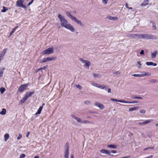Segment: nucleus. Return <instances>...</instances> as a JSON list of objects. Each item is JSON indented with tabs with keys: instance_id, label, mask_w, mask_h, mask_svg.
<instances>
[{
	"instance_id": "obj_1",
	"label": "nucleus",
	"mask_w": 158,
	"mask_h": 158,
	"mask_svg": "<svg viewBox=\"0 0 158 158\" xmlns=\"http://www.w3.org/2000/svg\"><path fill=\"white\" fill-rule=\"evenodd\" d=\"M58 17L61 22V25L69 30L72 32H74L75 31V28L71 25L68 23V21L65 19L63 16L59 14L58 15Z\"/></svg>"
},
{
	"instance_id": "obj_2",
	"label": "nucleus",
	"mask_w": 158,
	"mask_h": 158,
	"mask_svg": "<svg viewBox=\"0 0 158 158\" xmlns=\"http://www.w3.org/2000/svg\"><path fill=\"white\" fill-rule=\"evenodd\" d=\"M137 37L140 39L147 40H156L157 37L155 35H148L146 34H137Z\"/></svg>"
},
{
	"instance_id": "obj_3",
	"label": "nucleus",
	"mask_w": 158,
	"mask_h": 158,
	"mask_svg": "<svg viewBox=\"0 0 158 158\" xmlns=\"http://www.w3.org/2000/svg\"><path fill=\"white\" fill-rule=\"evenodd\" d=\"M79 60L83 64H84V66L85 67L89 69V66L91 64L90 62L88 60H84L82 58H80Z\"/></svg>"
},
{
	"instance_id": "obj_4",
	"label": "nucleus",
	"mask_w": 158,
	"mask_h": 158,
	"mask_svg": "<svg viewBox=\"0 0 158 158\" xmlns=\"http://www.w3.org/2000/svg\"><path fill=\"white\" fill-rule=\"evenodd\" d=\"M34 92H27L26 93V94L24 97L23 98L22 100L20 102H24L29 97H31L32 95L34 94Z\"/></svg>"
},
{
	"instance_id": "obj_5",
	"label": "nucleus",
	"mask_w": 158,
	"mask_h": 158,
	"mask_svg": "<svg viewBox=\"0 0 158 158\" xmlns=\"http://www.w3.org/2000/svg\"><path fill=\"white\" fill-rule=\"evenodd\" d=\"M151 74L149 73H147L146 72H143L142 74H134L132 75L133 76L135 77H144L145 76H150Z\"/></svg>"
},
{
	"instance_id": "obj_6",
	"label": "nucleus",
	"mask_w": 158,
	"mask_h": 158,
	"mask_svg": "<svg viewBox=\"0 0 158 158\" xmlns=\"http://www.w3.org/2000/svg\"><path fill=\"white\" fill-rule=\"evenodd\" d=\"M23 0H18L16 3V6L17 7H22L24 9L27 8V6L25 5H23Z\"/></svg>"
},
{
	"instance_id": "obj_7",
	"label": "nucleus",
	"mask_w": 158,
	"mask_h": 158,
	"mask_svg": "<svg viewBox=\"0 0 158 158\" xmlns=\"http://www.w3.org/2000/svg\"><path fill=\"white\" fill-rule=\"evenodd\" d=\"M28 84L22 85L19 88L18 91L19 92H22L24 91L28 86Z\"/></svg>"
},
{
	"instance_id": "obj_8",
	"label": "nucleus",
	"mask_w": 158,
	"mask_h": 158,
	"mask_svg": "<svg viewBox=\"0 0 158 158\" xmlns=\"http://www.w3.org/2000/svg\"><path fill=\"white\" fill-rule=\"evenodd\" d=\"M66 149L64 152V157L65 158H69V144L67 142L66 143Z\"/></svg>"
},
{
	"instance_id": "obj_9",
	"label": "nucleus",
	"mask_w": 158,
	"mask_h": 158,
	"mask_svg": "<svg viewBox=\"0 0 158 158\" xmlns=\"http://www.w3.org/2000/svg\"><path fill=\"white\" fill-rule=\"evenodd\" d=\"M53 48H49L47 49L44 50L43 52L44 54H50L52 53H53Z\"/></svg>"
},
{
	"instance_id": "obj_10",
	"label": "nucleus",
	"mask_w": 158,
	"mask_h": 158,
	"mask_svg": "<svg viewBox=\"0 0 158 158\" xmlns=\"http://www.w3.org/2000/svg\"><path fill=\"white\" fill-rule=\"evenodd\" d=\"M95 105L99 108L100 109L103 110L104 108V106L102 104L98 102H96L95 103Z\"/></svg>"
},
{
	"instance_id": "obj_11",
	"label": "nucleus",
	"mask_w": 158,
	"mask_h": 158,
	"mask_svg": "<svg viewBox=\"0 0 158 158\" xmlns=\"http://www.w3.org/2000/svg\"><path fill=\"white\" fill-rule=\"evenodd\" d=\"M73 20L76 22L79 25L83 27L84 26V24L81 23V21L77 19L76 17L74 18Z\"/></svg>"
},
{
	"instance_id": "obj_12",
	"label": "nucleus",
	"mask_w": 158,
	"mask_h": 158,
	"mask_svg": "<svg viewBox=\"0 0 158 158\" xmlns=\"http://www.w3.org/2000/svg\"><path fill=\"white\" fill-rule=\"evenodd\" d=\"M100 152L102 153L108 155H109L110 153V152L109 150L106 149H102L100 150Z\"/></svg>"
},
{
	"instance_id": "obj_13",
	"label": "nucleus",
	"mask_w": 158,
	"mask_h": 158,
	"mask_svg": "<svg viewBox=\"0 0 158 158\" xmlns=\"http://www.w3.org/2000/svg\"><path fill=\"white\" fill-rule=\"evenodd\" d=\"M66 15L69 17L72 20H73V19H74V18L75 17L74 16L72 15L68 11H67L66 12Z\"/></svg>"
},
{
	"instance_id": "obj_14",
	"label": "nucleus",
	"mask_w": 158,
	"mask_h": 158,
	"mask_svg": "<svg viewBox=\"0 0 158 158\" xmlns=\"http://www.w3.org/2000/svg\"><path fill=\"white\" fill-rule=\"evenodd\" d=\"M110 100L113 101H115L116 102H118L121 103H124L125 102V100H117L116 99H113V98H111Z\"/></svg>"
},
{
	"instance_id": "obj_15",
	"label": "nucleus",
	"mask_w": 158,
	"mask_h": 158,
	"mask_svg": "<svg viewBox=\"0 0 158 158\" xmlns=\"http://www.w3.org/2000/svg\"><path fill=\"white\" fill-rule=\"evenodd\" d=\"M158 52L157 51H154L153 53H152L151 55V56L152 58H155Z\"/></svg>"
},
{
	"instance_id": "obj_16",
	"label": "nucleus",
	"mask_w": 158,
	"mask_h": 158,
	"mask_svg": "<svg viewBox=\"0 0 158 158\" xmlns=\"http://www.w3.org/2000/svg\"><path fill=\"white\" fill-rule=\"evenodd\" d=\"M43 108V106H41L39 108L37 112L35 113V114L37 115L38 114H40Z\"/></svg>"
},
{
	"instance_id": "obj_17",
	"label": "nucleus",
	"mask_w": 158,
	"mask_h": 158,
	"mask_svg": "<svg viewBox=\"0 0 158 158\" xmlns=\"http://www.w3.org/2000/svg\"><path fill=\"white\" fill-rule=\"evenodd\" d=\"M108 18L109 19L111 20H116L118 19V18L117 17H112L111 16H109Z\"/></svg>"
},
{
	"instance_id": "obj_18",
	"label": "nucleus",
	"mask_w": 158,
	"mask_h": 158,
	"mask_svg": "<svg viewBox=\"0 0 158 158\" xmlns=\"http://www.w3.org/2000/svg\"><path fill=\"white\" fill-rule=\"evenodd\" d=\"M98 88L101 89H105L106 90H107L106 86L104 85H100L99 84Z\"/></svg>"
},
{
	"instance_id": "obj_19",
	"label": "nucleus",
	"mask_w": 158,
	"mask_h": 158,
	"mask_svg": "<svg viewBox=\"0 0 158 158\" xmlns=\"http://www.w3.org/2000/svg\"><path fill=\"white\" fill-rule=\"evenodd\" d=\"M5 69V68H0V78L2 76Z\"/></svg>"
},
{
	"instance_id": "obj_20",
	"label": "nucleus",
	"mask_w": 158,
	"mask_h": 158,
	"mask_svg": "<svg viewBox=\"0 0 158 158\" xmlns=\"http://www.w3.org/2000/svg\"><path fill=\"white\" fill-rule=\"evenodd\" d=\"M82 123L94 124V122H93L89 121H87V120H83Z\"/></svg>"
},
{
	"instance_id": "obj_21",
	"label": "nucleus",
	"mask_w": 158,
	"mask_h": 158,
	"mask_svg": "<svg viewBox=\"0 0 158 158\" xmlns=\"http://www.w3.org/2000/svg\"><path fill=\"white\" fill-rule=\"evenodd\" d=\"M148 0H144L143 2L141 4V6H145L148 4Z\"/></svg>"
},
{
	"instance_id": "obj_22",
	"label": "nucleus",
	"mask_w": 158,
	"mask_h": 158,
	"mask_svg": "<svg viewBox=\"0 0 158 158\" xmlns=\"http://www.w3.org/2000/svg\"><path fill=\"white\" fill-rule=\"evenodd\" d=\"M153 120L152 119H148L145 121H143L144 125H145L151 123L153 121Z\"/></svg>"
},
{
	"instance_id": "obj_23",
	"label": "nucleus",
	"mask_w": 158,
	"mask_h": 158,
	"mask_svg": "<svg viewBox=\"0 0 158 158\" xmlns=\"http://www.w3.org/2000/svg\"><path fill=\"white\" fill-rule=\"evenodd\" d=\"M4 140L5 141H7V140L9 139V135L8 134H6L4 135Z\"/></svg>"
},
{
	"instance_id": "obj_24",
	"label": "nucleus",
	"mask_w": 158,
	"mask_h": 158,
	"mask_svg": "<svg viewBox=\"0 0 158 158\" xmlns=\"http://www.w3.org/2000/svg\"><path fill=\"white\" fill-rule=\"evenodd\" d=\"M137 34H128L127 36L128 37L133 38H135V37H137Z\"/></svg>"
},
{
	"instance_id": "obj_25",
	"label": "nucleus",
	"mask_w": 158,
	"mask_h": 158,
	"mask_svg": "<svg viewBox=\"0 0 158 158\" xmlns=\"http://www.w3.org/2000/svg\"><path fill=\"white\" fill-rule=\"evenodd\" d=\"M108 148H111L113 149L116 148L117 147V146L115 145L110 144L107 146Z\"/></svg>"
},
{
	"instance_id": "obj_26",
	"label": "nucleus",
	"mask_w": 158,
	"mask_h": 158,
	"mask_svg": "<svg viewBox=\"0 0 158 158\" xmlns=\"http://www.w3.org/2000/svg\"><path fill=\"white\" fill-rule=\"evenodd\" d=\"M139 108L138 106H136V107H134L133 108H130L129 109V111H132L135 110L137 109H138Z\"/></svg>"
},
{
	"instance_id": "obj_27",
	"label": "nucleus",
	"mask_w": 158,
	"mask_h": 158,
	"mask_svg": "<svg viewBox=\"0 0 158 158\" xmlns=\"http://www.w3.org/2000/svg\"><path fill=\"white\" fill-rule=\"evenodd\" d=\"M132 98V99H142L143 98L141 97H139V96H133L131 97Z\"/></svg>"
},
{
	"instance_id": "obj_28",
	"label": "nucleus",
	"mask_w": 158,
	"mask_h": 158,
	"mask_svg": "<svg viewBox=\"0 0 158 158\" xmlns=\"http://www.w3.org/2000/svg\"><path fill=\"white\" fill-rule=\"evenodd\" d=\"M138 102H136L135 101H133L132 102H130V101H127L125 100V102L124 103H130V104H134V103H137Z\"/></svg>"
},
{
	"instance_id": "obj_29",
	"label": "nucleus",
	"mask_w": 158,
	"mask_h": 158,
	"mask_svg": "<svg viewBox=\"0 0 158 158\" xmlns=\"http://www.w3.org/2000/svg\"><path fill=\"white\" fill-rule=\"evenodd\" d=\"M76 120L77 121V122L78 123H82L83 122V120L81 118H79L78 117H77Z\"/></svg>"
},
{
	"instance_id": "obj_30",
	"label": "nucleus",
	"mask_w": 158,
	"mask_h": 158,
	"mask_svg": "<svg viewBox=\"0 0 158 158\" xmlns=\"http://www.w3.org/2000/svg\"><path fill=\"white\" fill-rule=\"evenodd\" d=\"M56 59V58L54 57H47V60L48 61H51L52 60H55Z\"/></svg>"
},
{
	"instance_id": "obj_31",
	"label": "nucleus",
	"mask_w": 158,
	"mask_h": 158,
	"mask_svg": "<svg viewBox=\"0 0 158 158\" xmlns=\"http://www.w3.org/2000/svg\"><path fill=\"white\" fill-rule=\"evenodd\" d=\"M6 112V110L5 108L2 109V111L0 112L1 114L2 115H5Z\"/></svg>"
},
{
	"instance_id": "obj_32",
	"label": "nucleus",
	"mask_w": 158,
	"mask_h": 158,
	"mask_svg": "<svg viewBox=\"0 0 158 158\" xmlns=\"http://www.w3.org/2000/svg\"><path fill=\"white\" fill-rule=\"evenodd\" d=\"M2 8H3V9L2 10H1L2 12H3V13L5 12L8 10L7 8L5 6H3L2 7Z\"/></svg>"
},
{
	"instance_id": "obj_33",
	"label": "nucleus",
	"mask_w": 158,
	"mask_h": 158,
	"mask_svg": "<svg viewBox=\"0 0 158 158\" xmlns=\"http://www.w3.org/2000/svg\"><path fill=\"white\" fill-rule=\"evenodd\" d=\"M7 48H5L3 50L2 52L1 53V54L4 56L7 50Z\"/></svg>"
},
{
	"instance_id": "obj_34",
	"label": "nucleus",
	"mask_w": 158,
	"mask_h": 158,
	"mask_svg": "<svg viewBox=\"0 0 158 158\" xmlns=\"http://www.w3.org/2000/svg\"><path fill=\"white\" fill-rule=\"evenodd\" d=\"M91 85L94 86H95L97 88L98 87V85L99 84L94 83V82H92L91 83Z\"/></svg>"
},
{
	"instance_id": "obj_35",
	"label": "nucleus",
	"mask_w": 158,
	"mask_h": 158,
	"mask_svg": "<svg viewBox=\"0 0 158 158\" xmlns=\"http://www.w3.org/2000/svg\"><path fill=\"white\" fill-rule=\"evenodd\" d=\"M6 89L2 87L0 89V91L2 94L5 91Z\"/></svg>"
},
{
	"instance_id": "obj_36",
	"label": "nucleus",
	"mask_w": 158,
	"mask_h": 158,
	"mask_svg": "<svg viewBox=\"0 0 158 158\" xmlns=\"http://www.w3.org/2000/svg\"><path fill=\"white\" fill-rule=\"evenodd\" d=\"M18 27V26H16L14 27V28H13L11 31V33H14Z\"/></svg>"
},
{
	"instance_id": "obj_37",
	"label": "nucleus",
	"mask_w": 158,
	"mask_h": 158,
	"mask_svg": "<svg viewBox=\"0 0 158 158\" xmlns=\"http://www.w3.org/2000/svg\"><path fill=\"white\" fill-rule=\"evenodd\" d=\"M146 64L148 66L152 65L153 64L152 62H147L146 63Z\"/></svg>"
},
{
	"instance_id": "obj_38",
	"label": "nucleus",
	"mask_w": 158,
	"mask_h": 158,
	"mask_svg": "<svg viewBox=\"0 0 158 158\" xmlns=\"http://www.w3.org/2000/svg\"><path fill=\"white\" fill-rule=\"evenodd\" d=\"M47 61H48L47 60V58H46L45 59H43L42 60H41L40 63H44V62H46Z\"/></svg>"
},
{
	"instance_id": "obj_39",
	"label": "nucleus",
	"mask_w": 158,
	"mask_h": 158,
	"mask_svg": "<svg viewBox=\"0 0 158 158\" xmlns=\"http://www.w3.org/2000/svg\"><path fill=\"white\" fill-rule=\"evenodd\" d=\"M137 64L138 65V66H137V67L138 68H141V62L140 61H138L137 62Z\"/></svg>"
},
{
	"instance_id": "obj_40",
	"label": "nucleus",
	"mask_w": 158,
	"mask_h": 158,
	"mask_svg": "<svg viewBox=\"0 0 158 158\" xmlns=\"http://www.w3.org/2000/svg\"><path fill=\"white\" fill-rule=\"evenodd\" d=\"M139 112L140 113L144 114L145 113V111L144 109L141 110H139Z\"/></svg>"
},
{
	"instance_id": "obj_41",
	"label": "nucleus",
	"mask_w": 158,
	"mask_h": 158,
	"mask_svg": "<svg viewBox=\"0 0 158 158\" xmlns=\"http://www.w3.org/2000/svg\"><path fill=\"white\" fill-rule=\"evenodd\" d=\"M102 3L105 4H106L107 3L108 0H102Z\"/></svg>"
},
{
	"instance_id": "obj_42",
	"label": "nucleus",
	"mask_w": 158,
	"mask_h": 158,
	"mask_svg": "<svg viewBox=\"0 0 158 158\" xmlns=\"http://www.w3.org/2000/svg\"><path fill=\"white\" fill-rule=\"evenodd\" d=\"M76 87L77 88H78L79 90H81L82 89V87L79 85H76Z\"/></svg>"
},
{
	"instance_id": "obj_43",
	"label": "nucleus",
	"mask_w": 158,
	"mask_h": 158,
	"mask_svg": "<svg viewBox=\"0 0 158 158\" xmlns=\"http://www.w3.org/2000/svg\"><path fill=\"white\" fill-rule=\"evenodd\" d=\"M152 28L153 30H155L156 29V24L155 23H153L152 24Z\"/></svg>"
},
{
	"instance_id": "obj_44",
	"label": "nucleus",
	"mask_w": 158,
	"mask_h": 158,
	"mask_svg": "<svg viewBox=\"0 0 158 158\" xmlns=\"http://www.w3.org/2000/svg\"><path fill=\"white\" fill-rule=\"evenodd\" d=\"M22 137V135L21 134H19V135L18 137L17 138V139L18 140H19L21 139Z\"/></svg>"
},
{
	"instance_id": "obj_45",
	"label": "nucleus",
	"mask_w": 158,
	"mask_h": 158,
	"mask_svg": "<svg viewBox=\"0 0 158 158\" xmlns=\"http://www.w3.org/2000/svg\"><path fill=\"white\" fill-rule=\"evenodd\" d=\"M25 155L24 154H22L20 156L19 158H24L25 157Z\"/></svg>"
},
{
	"instance_id": "obj_46",
	"label": "nucleus",
	"mask_w": 158,
	"mask_h": 158,
	"mask_svg": "<svg viewBox=\"0 0 158 158\" xmlns=\"http://www.w3.org/2000/svg\"><path fill=\"white\" fill-rule=\"evenodd\" d=\"M71 117L73 119L76 120L77 118V117L75 115L72 114L71 115Z\"/></svg>"
},
{
	"instance_id": "obj_47",
	"label": "nucleus",
	"mask_w": 158,
	"mask_h": 158,
	"mask_svg": "<svg viewBox=\"0 0 158 158\" xmlns=\"http://www.w3.org/2000/svg\"><path fill=\"white\" fill-rule=\"evenodd\" d=\"M137 124L140 125H144L143 122H139L137 123Z\"/></svg>"
},
{
	"instance_id": "obj_48",
	"label": "nucleus",
	"mask_w": 158,
	"mask_h": 158,
	"mask_svg": "<svg viewBox=\"0 0 158 158\" xmlns=\"http://www.w3.org/2000/svg\"><path fill=\"white\" fill-rule=\"evenodd\" d=\"M93 76L95 78H96V77L99 78V76L96 74H94L93 75Z\"/></svg>"
},
{
	"instance_id": "obj_49",
	"label": "nucleus",
	"mask_w": 158,
	"mask_h": 158,
	"mask_svg": "<svg viewBox=\"0 0 158 158\" xmlns=\"http://www.w3.org/2000/svg\"><path fill=\"white\" fill-rule=\"evenodd\" d=\"M157 82V80L155 79H152L150 81L151 83H155Z\"/></svg>"
},
{
	"instance_id": "obj_50",
	"label": "nucleus",
	"mask_w": 158,
	"mask_h": 158,
	"mask_svg": "<svg viewBox=\"0 0 158 158\" xmlns=\"http://www.w3.org/2000/svg\"><path fill=\"white\" fill-rule=\"evenodd\" d=\"M120 72L119 71H117L116 72L114 73V74H120Z\"/></svg>"
},
{
	"instance_id": "obj_51",
	"label": "nucleus",
	"mask_w": 158,
	"mask_h": 158,
	"mask_svg": "<svg viewBox=\"0 0 158 158\" xmlns=\"http://www.w3.org/2000/svg\"><path fill=\"white\" fill-rule=\"evenodd\" d=\"M110 152V153H116L117 152V151L116 150H112Z\"/></svg>"
},
{
	"instance_id": "obj_52",
	"label": "nucleus",
	"mask_w": 158,
	"mask_h": 158,
	"mask_svg": "<svg viewBox=\"0 0 158 158\" xmlns=\"http://www.w3.org/2000/svg\"><path fill=\"white\" fill-rule=\"evenodd\" d=\"M140 54L141 55H143L144 54V51L143 50H141V52H140Z\"/></svg>"
},
{
	"instance_id": "obj_53",
	"label": "nucleus",
	"mask_w": 158,
	"mask_h": 158,
	"mask_svg": "<svg viewBox=\"0 0 158 158\" xmlns=\"http://www.w3.org/2000/svg\"><path fill=\"white\" fill-rule=\"evenodd\" d=\"M34 1V0H32L31 2H30L28 4V6H30L33 2Z\"/></svg>"
},
{
	"instance_id": "obj_54",
	"label": "nucleus",
	"mask_w": 158,
	"mask_h": 158,
	"mask_svg": "<svg viewBox=\"0 0 158 158\" xmlns=\"http://www.w3.org/2000/svg\"><path fill=\"white\" fill-rule=\"evenodd\" d=\"M30 132H28L27 133V134H26V137H28V136L30 134Z\"/></svg>"
},
{
	"instance_id": "obj_55",
	"label": "nucleus",
	"mask_w": 158,
	"mask_h": 158,
	"mask_svg": "<svg viewBox=\"0 0 158 158\" xmlns=\"http://www.w3.org/2000/svg\"><path fill=\"white\" fill-rule=\"evenodd\" d=\"M90 103V102L88 101H87L85 102V103L86 104H89Z\"/></svg>"
},
{
	"instance_id": "obj_56",
	"label": "nucleus",
	"mask_w": 158,
	"mask_h": 158,
	"mask_svg": "<svg viewBox=\"0 0 158 158\" xmlns=\"http://www.w3.org/2000/svg\"><path fill=\"white\" fill-rule=\"evenodd\" d=\"M111 89L110 88H109L107 90V92L108 93H110L111 92Z\"/></svg>"
},
{
	"instance_id": "obj_57",
	"label": "nucleus",
	"mask_w": 158,
	"mask_h": 158,
	"mask_svg": "<svg viewBox=\"0 0 158 158\" xmlns=\"http://www.w3.org/2000/svg\"><path fill=\"white\" fill-rule=\"evenodd\" d=\"M125 6H126V8H128L129 7H128V4H127V3H126V4H125Z\"/></svg>"
},
{
	"instance_id": "obj_58",
	"label": "nucleus",
	"mask_w": 158,
	"mask_h": 158,
	"mask_svg": "<svg viewBox=\"0 0 158 158\" xmlns=\"http://www.w3.org/2000/svg\"><path fill=\"white\" fill-rule=\"evenodd\" d=\"M157 65V64L156 63H154L153 62V64H152V65L154 66H156Z\"/></svg>"
},
{
	"instance_id": "obj_59",
	"label": "nucleus",
	"mask_w": 158,
	"mask_h": 158,
	"mask_svg": "<svg viewBox=\"0 0 158 158\" xmlns=\"http://www.w3.org/2000/svg\"><path fill=\"white\" fill-rule=\"evenodd\" d=\"M45 68H46V66H44L42 68H41L42 70H44L45 69Z\"/></svg>"
},
{
	"instance_id": "obj_60",
	"label": "nucleus",
	"mask_w": 158,
	"mask_h": 158,
	"mask_svg": "<svg viewBox=\"0 0 158 158\" xmlns=\"http://www.w3.org/2000/svg\"><path fill=\"white\" fill-rule=\"evenodd\" d=\"M148 149H153L154 148V147H148Z\"/></svg>"
},
{
	"instance_id": "obj_61",
	"label": "nucleus",
	"mask_w": 158,
	"mask_h": 158,
	"mask_svg": "<svg viewBox=\"0 0 158 158\" xmlns=\"http://www.w3.org/2000/svg\"><path fill=\"white\" fill-rule=\"evenodd\" d=\"M70 158H74L73 155L72 154L71 155Z\"/></svg>"
},
{
	"instance_id": "obj_62",
	"label": "nucleus",
	"mask_w": 158,
	"mask_h": 158,
	"mask_svg": "<svg viewBox=\"0 0 158 158\" xmlns=\"http://www.w3.org/2000/svg\"><path fill=\"white\" fill-rule=\"evenodd\" d=\"M148 149V148H144L143 150L144 151H145V150H147V149Z\"/></svg>"
},
{
	"instance_id": "obj_63",
	"label": "nucleus",
	"mask_w": 158,
	"mask_h": 158,
	"mask_svg": "<svg viewBox=\"0 0 158 158\" xmlns=\"http://www.w3.org/2000/svg\"><path fill=\"white\" fill-rule=\"evenodd\" d=\"M41 70H42L41 68H39L38 69V71H39Z\"/></svg>"
},
{
	"instance_id": "obj_64",
	"label": "nucleus",
	"mask_w": 158,
	"mask_h": 158,
	"mask_svg": "<svg viewBox=\"0 0 158 158\" xmlns=\"http://www.w3.org/2000/svg\"><path fill=\"white\" fill-rule=\"evenodd\" d=\"M34 158H40L39 156H35Z\"/></svg>"
}]
</instances>
